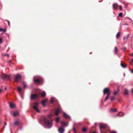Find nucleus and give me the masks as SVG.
Wrapping results in <instances>:
<instances>
[{"instance_id":"1","label":"nucleus","mask_w":133,"mask_h":133,"mask_svg":"<svg viewBox=\"0 0 133 133\" xmlns=\"http://www.w3.org/2000/svg\"><path fill=\"white\" fill-rule=\"evenodd\" d=\"M103 92L104 94H107V96L104 99V101H106L108 99L109 96L110 95V89L108 88H105L103 90Z\"/></svg>"},{"instance_id":"2","label":"nucleus","mask_w":133,"mask_h":133,"mask_svg":"<svg viewBox=\"0 0 133 133\" xmlns=\"http://www.w3.org/2000/svg\"><path fill=\"white\" fill-rule=\"evenodd\" d=\"M52 120L51 122H50L47 118L45 117L43 119V121L44 123L49 128H50L52 126Z\"/></svg>"},{"instance_id":"3","label":"nucleus","mask_w":133,"mask_h":133,"mask_svg":"<svg viewBox=\"0 0 133 133\" xmlns=\"http://www.w3.org/2000/svg\"><path fill=\"white\" fill-rule=\"evenodd\" d=\"M1 76L2 78L6 80H9L10 78V75H6L4 74H2Z\"/></svg>"},{"instance_id":"4","label":"nucleus","mask_w":133,"mask_h":133,"mask_svg":"<svg viewBox=\"0 0 133 133\" xmlns=\"http://www.w3.org/2000/svg\"><path fill=\"white\" fill-rule=\"evenodd\" d=\"M34 106L33 108L37 112H39V111L37 107L38 106L39 104L37 102H34L33 103Z\"/></svg>"},{"instance_id":"5","label":"nucleus","mask_w":133,"mask_h":133,"mask_svg":"<svg viewBox=\"0 0 133 133\" xmlns=\"http://www.w3.org/2000/svg\"><path fill=\"white\" fill-rule=\"evenodd\" d=\"M33 80L35 83L37 84L41 82L42 81V79L41 78L39 79L35 78V77H34Z\"/></svg>"},{"instance_id":"6","label":"nucleus","mask_w":133,"mask_h":133,"mask_svg":"<svg viewBox=\"0 0 133 133\" xmlns=\"http://www.w3.org/2000/svg\"><path fill=\"white\" fill-rule=\"evenodd\" d=\"M108 127V126L105 124H102L100 125H99V128L100 131L101 132V130H102V129H104L105 128H107Z\"/></svg>"},{"instance_id":"7","label":"nucleus","mask_w":133,"mask_h":133,"mask_svg":"<svg viewBox=\"0 0 133 133\" xmlns=\"http://www.w3.org/2000/svg\"><path fill=\"white\" fill-rule=\"evenodd\" d=\"M38 95L36 94H32L31 95L30 98L31 99H34L38 98Z\"/></svg>"},{"instance_id":"8","label":"nucleus","mask_w":133,"mask_h":133,"mask_svg":"<svg viewBox=\"0 0 133 133\" xmlns=\"http://www.w3.org/2000/svg\"><path fill=\"white\" fill-rule=\"evenodd\" d=\"M48 101V99H44L41 102V104L43 106H45V103L47 102Z\"/></svg>"},{"instance_id":"9","label":"nucleus","mask_w":133,"mask_h":133,"mask_svg":"<svg viewBox=\"0 0 133 133\" xmlns=\"http://www.w3.org/2000/svg\"><path fill=\"white\" fill-rule=\"evenodd\" d=\"M9 104L10 107L11 108H14L16 107V105L13 103L9 102Z\"/></svg>"},{"instance_id":"10","label":"nucleus","mask_w":133,"mask_h":133,"mask_svg":"<svg viewBox=\"0 0 133 133\" xmlns=\"http://www.w3.org/2000/svg\"><path fill=\"white\" fill-rule=\"evenodd\" d=\"M118 6V4L116 3H115L113 4L112 8L114 10H117V7Z\"/></svg>"},{"instance_id":"11","label":"nucleus","mask_w":133,"mask_h":133,"mask_svg":"<svg viewBox=\"0 0 133 133\" xmlns=\"http://www.w3.org/2000/svg\"><path fill=\"white\" fill-rule=\"evenodd\" d=\"M129 36V34H128L127 35V36L126 37H124L123 38V39L124 40V42H126L127 41V40L128 39V37Z\"/></svg>"},{"instance_id":"12","label":"nucleus","mask_w":133,"mask_h":133,"mask_svg":"<svg viewBox=\"0 0 133 133\" xmlns=\"http://www.w3.org/2000/svg\"><path fill=\"white\" fill-rule=\"evenodd\" d=\"M58 130L59 132L62 133L64 132V130L63 128L60 127L59 128Z\"/></svg>"},{"instance_id":"13","label":"nucleus","mask_w":133,"mask_h":133,"mask_svg":"<svg viewBox=\"0 0 133 133\" xmlns=\"http://www.w3.org/2000/svg\"><path fill=\"white\" fill-rule=\"evenodd\" d=\"M21 121L19 119H17V127H20L21 125V124L20 123Z\"/></svg>"},{"instance_id":"14","label":"nucleus","mask_w":133,"mask_h":133,"mask_svg":"<svg viewBox=\"0 0 133 133\" xmlns=\"http://www.w3.org/2000/svg\"><path fill=\"white\" fill-rule=\"evenodd\" d=\"M63 116L66 118H70L69 116L65 113H64Z\"/></svg>"},{"instance_id":"15","label":"nucleus","mask_w":133,"mask_h":133,"mask_svg":"<svg viewBox=\"0 0 133 133\" xmlns=\"http://www.w3.org/2000/svg\"><path fill=\"white\" fill-rule=\"evenodd\" d=\"M59 112V110L58 109H57L55 112V114L56 116H57Z\"/></svg>"},{"instance_id":"16","label":"nucleus","mask_w":133,"mask_h":133,"mask_svg":"<svg viewBox=\"0 0 133 133\" xmlns=\"http://www.w3.org/2000/svg\"><path fill=\"white\" fill-rule=\"evenodd\" d=\"M21 77L22 76L20 75L17 74V82H18V80L21 79Z\"/></svg>"},{"instance_id":"17","label":"nucleus","mask_w":133,"mask_h":133,"mask_svg":"<svg viewBox=\"0 0 133 133\" xmlns=\"http://www.w3.org/2000/svg\"><path fill=\"white\" fill-rule=\"evenodd\" d=\"M121 33L119 32H118L116 36V38L117 39H118L120 36Z\"/></svg>"},{"instance_id":"18","label":"nucleus","mask_w":133,"mask_h":133,"mask_svg":"<svg viewBox=\"0 0 133 133\" xmlns=\"http://www.w3.org/2000/svg\"><path fill=\"white\" fill-rule=\"evenodd\" d=\"M124 94L125 95H128V91L126 89H125L124 90Z\"/></svg>"},{"instance_id":"19","label":"nucleus","mask_w":133,"mask_h":133,"mask_svg":"<svg viewBox=\"0 0 133 133\" xmlns=\"http://www.w3.org/2000/svg\"><path fill=\"white\" fill-rule=\"evenodd\" d=\"M114 51L115 54H116L118 52V49L116 47H115Z\"/></svg>"},{"instance_id":"20","label":"nucleus","mask_w":133,"mask_h":133,"mask_svg":"<svg viewBox=\"0 0 133 133\" xmlns=\"http://www.w3.org/2000/svg\"><path fill=\"white\" fill-rule=\"evenodd\" d=\"M41 96L42 97H45L46 95V93L45 92L43 91L42 92L41 94Z\"/></svg>"},{"instance_id":"21","label":"nucleus","mask_w":133,"mask_h":133,"mask_svg":"<svg viewBox=\"0 0 133 133\" xmlns=\"http://www.w3.org/2000/svg\"><path fill=\"white\" fill-rule=\"evenodd\" d=\"M121 66L123 68H125L127 67V66L125 65L124 64V63L122 62L121 64Z\"/></svg>"},{"instance_id":"22","label":"nucleus","mask_w":133,"mask_h":133,"mask_svg":"<svg viewBox=\"0 0 133 133\" xmlns=\"http://www.w3.org/2000/svg\"><path fill=\"white\" fill-rule=\"evenodd\" d=\"M3 57H6L8 58L9 57V55L8 54H5L3 55Z\"/></svg>"},{"instance_id":"23","label":"nucleus","mask_w":133,"mask_h":133,"mask_svg":"<svg viewBox=\"0 0 133 133\" xmlns=\"http://www.w3.org/2000/svg\"><path fill=\"white\" fill-rule=\"evenodd\" d=\"M61 124L63 126H66L67 125L65 122H61Z\"/></svg>"},{"instance_id":"24","label":"nucleus","mask_w":133,"mask_h":133,"mask_svg":"<svg viewBox=\"0 0 133 133\" xmlns=\"http://www.w3.org/2000/svg\"><path fill=\"white\" fill-rule=\"evenodd\" d=\"M54 101V98L52 97L51 98L50 102L51 103H53Z\"/></svg>"},{"instance_id":"25","label":"nucleus","mask_w":133,"mask_h":133,"mask_svg":"<svg viewBox=\"0 0 133 133\" xmlns=\"http://www.w3.org/2000/svg\"><path fill=\"white\" fill-rule=\"evenodd\" d=\"M87 131V130L85 127H84L82 129V131L83 132H86Z\"/></svg>"},{"instance_id":"26","label":"nucleus","mask_w":133,"mask_h":133,"mask_svg":"<svg viewBox=\"0 0 133 133\" xmlns=\"http://www.w3.org/2000/svg\"><path fill=\"white\" fill-rule=\"evenodd\" d=\"M6 31V29H4L1 28H0V31H3L4 32H5Z\"/></svg>"},{"instance_id":"27","label":"nucleus","mask_w":133,"mask_h":133,"mask_svg":"<svg viewBox=\"0 0 133 133\" xmlns=\"http://www.w3.org/2000/svg\"><path fill=\"white\" fill-rule=\"evenodd\" d=\"M17 88H18V91L19 92V93H20V94H21V91L22 90L21 89L20 87H18Z\"/></svg>"},{"instance_id":"28","label":"nucleus","mask_w":133,"mask_h":133,"mask_svg":"<svg viewBox=\"0 0 133 133\" xmlns=\"http://www.w3.org/2000/svg\"><path fill=\"white\" fill-rule=\"evenodd\" d=\"M111 111L113 112H115L116 111H117L116 109H113L112 108H111Z\"/></svg>"},{"instance_id":"29","label":"nucleus","mask_w":133,"mask_h":133,"mask_svg":"<svg viewBox=\"0 0 133 133\" xmlns=\"http://www.w3.org/2000/svg\"><path fill=\"white\" fill-rule=\"evenodd\" d=\"M118 92L116 91H115L113 92V94L114 95H116Z\"/></svg>"},{"instance_id":"30","label":"nucleus","mask_w":133,"mask_h":133,"mask_svg":"<svg viewBox=\"0 0 133 133\" xmlns=\"http://www.w3.org/2000/svg\"><path fill=\"white\" fill-rule=\"evenodd\" d=\"M13 116L14 117H16L17 116V112H15L13 113Z\"/></svg>"},{"instance_id":"31","label":"nucleus","mask_w":133,"mask_h":133,"mask_svg":"<svg viewBox=\"0 0 133 133\" xmlns=\"http://www.w3.org/2000/svg\"><path fill=\"white\" fill-rule=\"evenodd\" d=\"M115 98V96H112L111 98V101L113 100Z\"/></svg>"},{"instance_id":"32","label":"nucleus","mask_w":133,"mask_h":133,"mask_svg":"<svg viewBox=\"0 0 133 133\" xmlns=\"http://www.w3.org/2000/svg\"><path fill=\"white\" fill-rule=\"evenodd\" d=\"M123 15V14L122 12H121L119 13V16L120 17H122Z\"/></svg>"},{"instance_id":"33","label":"nucleus","mask_w":133,"mask_h":133,"mask_svg":"<svg viewBox=\"0 0 133 133\" xmlns=\"http://www.w3.org/2000/svg\"><path fill=\"white\" fill-rule=\"evenodd\" d=\"M59 120V117H58L56 119V122H58Z\"/></svg>"},{"instance_id":"34","label":"nucleus","mask_w":133,"mask_h":133,"mask_svg":"<svg viewBox=\"0 0 133 133\" xmlns=\"http://www.w3.org/2000/svg\"><path fill=\"white\" fill-rule=\"evenodd\" d=\"M119 8V9H120V10H122V6L121 5H119L118 6Z\"/></svg>"},{"instance_id":"35","label":"nucleus","mask_w":133,"mask_h":133,"mask_svg":"<svg viewBox=\"0 0 133 133\" xmlns=\"http://www.w3.org/2000/svg\"><path fill=\"white\" fill-rule=\"evenodd\" d=\"M73 131H74V133H76V130L75 128H74L73 129Z\"/></svg>"},{"instance_id":"36","label":"nucleus","mask_w":133,"mask_h":133,"mask_svg":"<svg viewBox=\"0 0 133 133\" xmlns=\"http://www.w3.org/2000/svg\"><path fill=\"white\" fill-rule=\"evenodd\" d=\"M2 39L1 38H0V44L2 43Z\"/></svg>"},{"instance_id":"37","label":"nucleus","mask_w":133,"mask_h":133,"mask_svg":"<svg viewBox=\"0 0 133 133\" xmlns=\"http://www.w3.org/2000/svg\"><path fill=\"white\" fill-rule=\"evenodd\" d=\"M133 63V59H132V61L130 62V64L131 65H132V63Z\"/></svg>"},{"instance_id":"38","label":"nucleus","mask_w":133,"mask_h":133,"mask_svg":"<svg viewBox=\"0 0 133 133\" xmlns=\"http://www.w3.org/2000/svg\"><path fill=\"white\" fill-rule=\"evenodd\" d=\"M14 125H17V121H15L14 123Z\"/></svg>"},{"instance_id":"39","label":"nucleus","mask_w":133,"mask_h":133,"mask_svg":"<svg viewBox=\"0 0 133 133\" xmlns=\"http://www.w3.org/2000/svg\"><path fill=\"white\" fill-rule=\"evenodd\" d=\"M26 85L25 84H23V88H26Z\"/></svg>"},{"instance_id":"40","label":"nucleus","mask_w":133,"mask_h":133,"mask_svg":"<svg viewBox=\"0 0 133 133\" xmlns=\"http://www.w3.org/2000/svg\"><path fill=\"white\" fill-rule=\"evenodd\" d=\"M110 133H117L115 131H111L110 132Z\"/></svg>"},{"instance_id":"41","label":"nucleus","mask_w":133,"mask_h":133,"mask_svg":"<svg viewBox=\"0 0 133 133\" xmlns=\"http://www.w3.org/2000/svg\"><path fill=\"white\" fill-rule=\"evenodd\" d=\"M14 79L15 81H17V76L15 77Z\"/></svg>"},{"instance_id":"42","label":"nucleus","mask_w":133,"mask_h":133,"mask_svg":"<svg viewBox=\"0 0 133 133\" xmlns=\"http://www.w3.org/2000/svg\"><path fill=\"white\" fill-rule=\"evenodd\" d=\"M117 91L118 92L119 91V87H117V91Z\"/></svg>"},{"instance_id":"43","label":"nucleus","mask_w":133,"mask_h":133,"mask_svg":"<svg viewBox=\"0 0 133 133\" xmlns=\"http://www.w3.org/2000/svg\"><path fill=\"white\" fill-rule=\"evenodd\" d=\"M8 21V24L9 25V26H10V24L9 21Z\"/></svg>"},{"instance_id":"44","label":"nucleus","mask_w":133,"mask_h":133,"mask_svg":"<svg viewBox=\"0 0 133 133\" xmlns=\"http://www.w3.org/2000/svg\"><path fill=\"white\" fill-rule=\"evenodd\" d=\"M121 113H118L117 115V116H122L120 114Z\"/></svg>"},{"instance_id":"45","label":"nucleus","mask_w":133,"mask_h":133,"mask_svg":"<svg viewBox=\"0 0 133 133\" xmlns=\"http://www.w3.org/2000/svg\"><path fill=\"white\" fill-rule=\"evenodd\" d=\"M48 117L50 118H51V115H48Z\"/></svg>"},{"instance_id":"46","label":"nucleus","mask_w":133,"mask_h":133,"mask_svg":"<svg viewBox=\"0 0 133 133\" xmlns=\"http://www.w3.org/2000/svg\"><path fill=\"white\" fill-rule=\"evenodd\" d=\"M130 56L131 57H133V54L132 53L130 55Z\"/></svg>"},{"instance_id":"47","label":"nucleus","mask_w":133,"mask_h":133,"mask_svg":"<svg viewBox=\"0 0 133 133\" xmlns=\"http://www.w3.org/2000/svg\"><path fill=\"white\" fill-rule=\"evenodd\" d=\"M101 133H107V132H103L102 130H101Z\"/></svg>"},{"instance_id":"48","label":"nucleus","mask_w":133,"mask_h":133,"mask_svg":"<svg viewBox=\"0 0 133 133\" xmlns=\"http://www.w3.org/2000/svg\"><path fill=\"white\" fill-rule=\"evenodd\" d=\"M123 50L124 51L126 49V48L125 47H124L123 48Z\"/></svg>"},{"instance_id":"49","label":"nucleus","mask_w":133,"mask_h":133,"mask_svg":"<svg viewBox=\"0 0 133 133\" xmlns=\"http://www.w3.org/2000/svg\"><path fill=\"white\" fill-rule=\"evenodd\" d=\"M131 72L132 73H133V69H131Z\"/></svg>"},{"instance_id":"50","label":"nucleus","mask_w":133,"mask_h":133,"mask_svg":"<svg viewBox=\"0 0 133 133\" xmlns=\"http://www.w3.org/2000/svg\"><path fill=\"white\" fill-rule=\"evenodd\" d=\"M131 92L132 93H133V88L131 89Z\"/></svg>"},{"instance_id":"51","label":"nucleus","mask_w":133,"mask_h":133,"mask_svg":"<svg viewBox=\"0 0 133 133\" xmlns=\"http://www.w3.org/2000/svg\"><path fill=\"white\" fill-rule=\"evenodd\" d=\"M6 125V122H5V123H4V125Z\"/></svg>"},{"instance_id":"52","label":"nucleus","mask_w":133,"mask_h":133,"mask_svg":"<svg viewBox=\"0 0 133 133\" xmlns=\"http://www.w3.org/2000/svg\"><path fill=\"white\" fill-rule=\"evenodd\" d=\"M5 125H4V126H3V129H4V128H5Z\"/></svg>"},{"instance_id":"53","label":"nucleus","mask_w":133,"mask_h":133,"mask_svg":"<svg viewBox=\"0 0 133 133\" xmlns=\"http://www.w3.org/2000/svg\"><path fill=\"white\" fill-rule=\"evenodd\" d=\"M92 133H96L95 131H94L93 132H92Z\"/></svg>"},{"instance_id":"54","label":"nucleus","mask_w":133,"mask_h":133,"mask_svg":"<svg viewBox=\"0 0 133 133\" xmlns=\"http://www.w3.org/2000/svg\"><path fill=\"white\" fill-rule=\"evenodd\" d=\"M17 116H18V111H17Z\"/></svg>"},{"instance_id":"55","label":"nucleus","mask_w":133,"mask_h":133,"mask_svg":"<svg viewBox=\"0 0 133 133\" xmlns=\"http://www.w3.org/2000/svg\"><path fill=\"white\" fill-rule=\"evenodd\" d=\"M122 113V114H123V115H122V116H123V115H124V114L123 113Z\"/></svg>"},{"instance_id":"56","label":"nucleus","mask_w":133,"mask_h":133,"mask_svg":"<svg viewBox=\"0 0 133 133\" xmlns=\"http://www.w3.org/2000/svg\"><path fill=\"white\" fill-rule=\"evenodd\" d=\"M1 121L0 120V124H1Z\"/></svg>"},{"instance_id":"57","label":"nucleus","mask_w":133,"mask_h":133,"mask_svg":"<svg viewBox=\"0 0 133 133\" xmlns=\"http://www.w3.org/2000/svg\"><path fill=\"white\" fill-rule=\"evenodd\" d=\"M10 62V61H9V62Z\"/></svg>"},{"instance_id":"58","label":"nucleus","mask_w":133,"mask_h":133,"mask_svg":"<svg viewBox=\"0 0 133 133\" xmlns=\"http://www.w3.org/2000/svg\"><path fill=\"white\" fill-rule=\"evenodd\" d=\"M5 89H6V87L5 88Z\"/></svg>"}]
</instances>
